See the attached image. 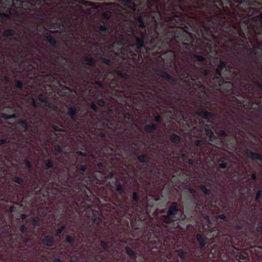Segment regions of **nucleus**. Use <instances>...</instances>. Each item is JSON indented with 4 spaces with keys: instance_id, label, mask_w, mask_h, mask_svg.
<instances>
[{
    "instance_id": "nucleus-1",
    "label": "nucleus",
    "mask_w": 262,
    "mask_h": 262,
    "mask_svg": "<svg viewBox=\"0 0 262 262\" xmlns=\"http://www.w3.org/2000/svg\"><path fill=\"white\" fill-rule=\"evenodd\" d=\"M75 168L69 171H56V162L51 159L43 161L42 175L46 180L40 179L31 182L32 193L41 194L63 213L71 223H75L78 216L92 217V224L84 226L82 236L89 244H94L101 225V214L93 210L92 205L86 206V202L98 201L96 195L101 187L97 185L102 182L105 174L95 171L93 164L98 158H93L91 152H76Z\"/></svg>"
},
{
    "instance_id": "nucleus-2",
    "label": "nucleus",
    "mask_w": 262,
    "mask_h": 262,
    "mask_svg": "<svg viewBox=\"0 0 262 262\" xmlns=\"http://www.w3.org/2000/svg\"><path fill=\"white\" fill-rule=\"evenodd\" d=\"M119 103L102 111L94 102L89 103L91 110L86 111L83 119V129L79 141L82 150L91 152L93 158L104 159L98 163L99 168H110L117 164L122 157L121 143L116 138L123 139L125 132L132 127L135 120L130 112H125Z\"/></svg>"
},
{
    "instance_id": "nucleus-3",
    "label": "nucleus",
    "mask_w": 262,
    "mask_h": 262,
    "mask_svg": "<svg viewBox=\"0 0 262 262\" xmlns=\"http://www.w3.org/2000/svg\"><path fill=\"white\" fill-rule=\"evenodd\" d=\"M126 136V133L125 134ZM123 139L116 138V140L122 142L121 155L120 162L118 163L112 164L110 168L104 167L99 168L97 166L98 163L106 162L104 159H97L96 162L93 164L94 169L95 171H99L105 176L104 180L97 183L101 184L110 179L112 181L110 186L112 189L113 206L111 209H118V215L120 218L118 224H121L126 220H128L137 216L141 215L146 206L145 198L150 194L154 195L165 178L164 170L163 167L159 165L148 171L146 165L149 164L151 160L150 157L146 154H142L137 157V159L142 165H137L135 168L133 165H128L131 171L127 173L126 176L123 177V181L129 182L132 181V184L130 189L135 190L132 194L124 196L125 187L122 184L117 176L115 175L113 170L123 165L122 151L124 150L123 145L124 142Z\"/></svg>"
},
{
    "instance_id": "nucleus-4",
    "label": "nucleus",
    "mask_w": 262,
    "mask_h": 262,
    "mask_svg": "<svg viewBox=\"0 0 262 262\" xmlns=\"http://www.w3.org/2000/svg\"><path fill=\"white\" fill-rule=\"evenodd\" d=\"M211 3L204 6V10L198 15V20H193L185 24L184 28H180L176 36V40L171 42L169 47H162L156 54L158 62H163L168 68L174 67L177 73L183 79L191 80L195 88V79L192 78L194 74L193 63L195 60L202 61V55L194 54L199 53L207 55L209 53L219 52L217 36L213 29V24L208 19L212 15L207 7Z\"/></svg>"
},
{
    "instance_id": "nucleus-5",
    "label": "nucleus",
    "mask_w": 262,
    "mask_h": 262,
    "mask_svg": "<svg viewBox=\"0 0 262 262\" xmlns=\"http://www.w3.org/2000/svg\"><path fill=\"white\" fill-rule=\"evenodd\" d=\"M202 61L195 60L193 63L195 79L194 93L203 102L198 112V115L204 119L215 118L216 113L223 115L224 103L226 102L228 94L233 89V82L225 81L224 77L231 80L238 79L239 72L235 70L234 66L225 61H221L215 69V73L206 69V58Z\"/></svg>"
},
{
    "instance_id": "nucleus-6",
    "label": "nucleus",
    "mask_w": 262,
    "mask_h": 262,
    "mask_svg": "<svg viewBox=\"0 0 262 262\" xmlns=\"http://www.w3.org/2000/svg\"><path fill=\"white\" fill-rule=\"evenodd\" d=\"M128 76L126 72L120 70L102 71L97 69L93 71L90 78L94 81H87L85 83V91L91 96L105 91L116 97V102L111 106L102 98L98 99L96 102L100 107L106 105L108 108L118 103L119 108L123 106L125 112H130L132 106L128 104L127 100L133 99L132 105H137L143 97V95L138 91L142 90L145 86L138 81L129 82L127 80Z\"/></svg>"
},
{
    "instance_id": "nucleus-7",
    "label": "nucleus",
    "mask_w": 262,
    "mask_h": 262,
    "mask_svg": "<svg viewBox=\"0 0 262 262\" xmlns=\"http://www.w3.org/2000/svg\"><path fill=\"white\" fill-rule=\"evenodd\" d=\"M232 62L234 64L235 70L239 72L238 78H233L231 80L239 82L241 88L236 90L233 83V89L227 95L226 102L224 103L223 115L233 117L242 108H246L252 103H255L256 106H251L250 110L258 111L262 110L261 102L262 94L256 92L253 85L249 83L250 80L254 86L262 91V71H253L249 67H245L246 61L241 56L240 53L234 52L231 55Z\"/></svg>"
},
{
    "instance_id": "nucleus-8",
    "label": "nucleus",
    "mask_w": 262,
    "mask_h": 262,
    "mask_svg": "<svg viewBox=\"0 0 262 262\" xmlns=\"http://www.w3.org/2000/svg\"><path fill=\"white\" fill-rule=\"evenodd\" d=\"M146 32L135 29L130 24L125 26L112 45V48L120 50L124 62V72L133 76L139 82L144 83L150 75L145 71L146 54H151L145 46Z\"/></svg>"
},
{
    "instance_id": "nucleus-9",
    "label": "nucleus",
    "mask_w": 262,
    "mask_h": 262,
    "mask_svg": "<svg viewBox=\"0 0 262 262\" xmlns=\"http://www.w3.org/2000/svg\"><path fill=\"white\" fill-rule=\"evenodd\" d=\"M190 172L183 169L176 170L170 180L166 178L161 182V184L157 189L154 195L150 194L145 199L146 206L143 209L141 218L145 219L149 216L160 217L161 212L159 206L161 205V199L177 200L181 199V191L183 189H186L192 194L185 200L186 210L196 208L200 211L204 206V203L196 194V190L191 187Z\"/></svg>"
},
{
    "instance_id": "nucleus-10",
    "label": "nucleus",
    "mask_w": 262,
    "mask_h": 262,
    "mask_svg": "<svg viewBox=\"0 0 262 262\" xmlns=\"http://www.w3.org/2000/svg\"><path fill=\"white\" fill-rule=\"evenodd\" d=\"M206 205L204 203V206L200 211L190 208L184 211L179 208L178 202L171 203L167 207L166 214L162 215L163 221L165 223L172 224L178 221H184L186 219L199 227H202L203 233H198L196 235V240L199 244V249L191 252V256L193 258H199L202 252L210 243H216L219 239V235L221 234L218 227L212 226V224L209 215L205 210Z\"/></svg>"
},
{
    "instance_id": "nucleus-11",
    "label": "nucleus",
    "mask_w": 262,
    "mask_h": 262,
    "mask_svg": "<svg viewBox=\"0 0 262 262\" xmlns=\"http://www.w3.org/2000/svg\"><path fill=\"white\" fill-rule=\"evenodd\" d=\"M182 119L188 127V130H193V136L204 139L208 143H204L202 140L198 139L194 142V147L191 148L190 157L191 158L187 161L190 166H194L196 164L203 165L204 163L210 162H218L219 167L221 169H225L227 167V161H229L230 156L221 151L222 148L216 147L214 144L209 140L206 134L200 132L202 128H206L204 127H198L195 126L197 121L194 120L189 113H186L182 115Z\"/></svg>"
},
{
    "instance_id": "nucleus-12",
    "label": "nucleus",
    "mask_w": 262,
    "mask_h": 262,
    "mask_svg": "<svg viewBox=\"0 0 262 262\" xmlns=\"http://www.w3.org/2000/svg\"><path fill=\"white\" fill-rule=\"evenodd\" d=\"M6 224V217L0 209V232ZM7 241L10 242L11 249L6 247L0 250V262H41L40 254L32 257L34 250L33 242L30 237H25L22 234H9Z\"/></svg>"
},
{
    "instance_id": "nucleus-13",
    "label": "nucleus",
    "mask_w": 262,
    "mask_h": 262,
    "mask_svg": "<svg viewBox=\"0 0 262 262\" xmlns=\"http://www.w3.org/2000/svg\"><path fill=\"white\" fill-rule=\"evenodd\" d=\"M35 64L38 71L41 73L36 76V78L44 86L46 85L51 86L48 83H51L56 80L57 77L58 76L63 77L62 81L64 83H66L67 81H74V79H76L77 83H85L88 81L87 80L91 77L93 71L95 70L92 69L90 72H88L86 71H84L83 73L79 72L78 76L75 78L72 74L71 70L66 67L68 65L56 66L54 64L55 66L53 69H51L50 67L45 66L43 67V71H42L41 67L44 66V64H41L40 61L38 60L35 62Z\"/></svg>"
},
{
    "instance_id": "nucleus-14",
    "label": "nucleus",
    "mask_w": 262,
    "mask_h": 262,
    "mask_svg": "<svg viewBox=\"0 0 262 262\" xmlns=\"http://www.w3.org/2000/svg\"><path fill=\"white\" fill-rule=\"evenodd\" d=\"M219 6L226 5L232 11L247 17H251L261 27L262 0H215Z\"/></svg>"
},
{
    "instance_id": "nucleus-15",
    "label": "nucleus",
    "mask_w": 262,
    "mask_h": 262,
    "mask_svg": "<svg viewBox=\"0 0 262 262\" xmlns=\"http://www.w3.org/2000/svg\"><path fill=\"white\" fill-rule=\"evenodd\" d=\"M231 125V137H230L229 142L224 143L219 138H217L213 132L209 128H202L200 130L201 134L205 133L208 137L209 140L214 144L216 147L222 148L224 151H235L237 149V143L243 144V141L241 140V137L244 138H248V136L252 138L255 136L252 133H248L247 130L243 129L242 126H236L233 123H230Z\"/></svg>"
},
{
    "instance_id": "nucleus-16",
    "label": "nucleus",
    "mask_w": 262,
    "mask_h": 262,
    "mask_svg": "<svg viewBox=\"0 0 262 262\" xmlns=\"http://www.w3.org/2000/svg\"><path fill=\"white\" fill-rule=\"evenodd\" d=\"M17 0H0V4L6 9L7 13L0 12V18L2 20L9 19L12 16L19 17L23 14L30 17L41 16L34 9L27 6L20 5Z\"/></svg>"
},
{
    "instance_id": "nucleus-17",
    "label": "nucleus",
    "mask_w": 262,
    "mask_h": 262,
    "mask_svg": "<svg viewBox=\"0 0 262 262\" xmlns=\"http://www.w3.org/2000/svg\"><path fill=\"white\" fill-rule=\"evenodd\" d=\"M79 111L78 107H68V111L67 115L69 116L70 118L64 117L63 120L64 121V126L70 129L76 128L79 125V123L78 121L77 114ZM63 127L64 125H61Z\"/></svg>"
},
{
    "instance_id": "nucleus-18",
    "label": "nucleus",
    "mask_w": 262,
    "mask_h": 262,
    "mask_svg": "<svg viewBox=\"0 0 262 262\" xmlns=\"http://www.w3.org/2000/svg\"><path fill=\"white\" fill-rule=\"evenodd\" d=\"M30 103L33 108H28L25 110L24 115L27 120L29 121L30 124L35 125L42 120L36 112V109L39 107L38 103L33 97H31Z\"/></svg>"
},
{
    "instance_id": "nucleus-19",
    "label": "nucleus",
    "mask_w": 262,
    "mask_h": 262,
    "mask_svg": "<svg viewBox=\"0 0 262 262\" xmlns=\"http://www.w3.org/2000/svg\"><path fill=\"white\" fill-rule=\"evenodd\" d=\"M159 154L162 156L163 159L166 160H171L180 156L184 159L185 156L184 154L177 151L175 146L173 145L162 147L159 150Z\"/></svg>"
},
{
    "instance_id": "nucleus-20",
    "label": "nucleus",
    "mask_w": 262,
    "mask_h": 262,
    "mask_svg": "<svg viewBox=\"0 0 262 262\" xmlns=\"http://www.w3.org/2000/svg\"><path fill=\"white\" fill-rule=\"evenodd\" d=\"M230 127L226 129V126L225 124L219 125L216 124L212 127L214 131L217 135V136H215L217 138H219L222 140L224 143H227L229 142L230 137L229 134H231V133L229 132L231 131V125H230Z\"/></svg>"
},
{
    "instance_id": "nucleus-21",
    "label": "nucleus",
    "mask_w": 262,
    "mask_h": 262,
    "mask_svg": "<svg viewBox=\"0 0 262 262\" xmlns=\"http://www.w3.org/2000/svg\"><path fill=\"white\" fill-rule=\"evenodd\" d=\"M77 2V0H49L45 5V12L51 9L62 8L63 4H76Z\"/></svg>"
},
{
    "instance_id": "nucleus-22",
    "label": "nucleus",
    "mask_w": 262,
    "mask_h": 262,
    "mask_svg": "<svg viewBox=\"0 0 262 262\" xmlns=\"http://www.w3.org/2000/svg\"><path fill=\"white\" fill-rule=\"evenodd\" d=\"M97 29L98 30L92 34L93 40L98 41H105V37L109 34V28L105 25L100 24L97 25Z\"/></svg>"
},
{
    "instance_id": "nucleus-23",
    "label": "nucleus",
    "mask_w": 262,
    "mask_h": 262,
    "mask_svg": "<svg viewBox=\"0 0 262 262\" xmlns=\"http://www.w3.org/2000/svg\"><path fill=\"white\" fill-rule=\"evenodd\" d=\"M98 241L100 243V245L104 251L106 253L110 252L111 246L113 243H115L114 240L110 236V234L103 233L101 236L99 238Z\"/></svg>"
},
{
    "instance_id": "nucleus-24",
    "label": "nucleus",
    "mask_w": 262,
    "mask_h": 262,
    "mask_svg": "<svg viewBox=\"0 0 262 262\" xmlns=\"http://www.w3.org/2000/svg\"><path fill=\"white\" fill-rule=\"evenodd\" d=\"M49 96V94L48 93H42L38 95V100L41 103H43L47 107L56 111L57 107L48 99Z\"/></svg>"
},
{
    "instance_id": "nucleus-25",
    "label": "nucleus",
    "mask_w": 262,
    "mask_h": 262,
    "mask_svg": "<svg viewBox=\"0 0 262 262\" xmlns=\"http://www.w3.org/2000/svg\"><path fill=\"white\" fill-rule=\"evenodd\" d=\"M50 56L53 59V64L59 61L60 65H68V59L67 57L60 54V52L57 51H50L49 53Z\"/></svg>"
},
{
    "instance_id": "nucleus-26",
    "label": "nucleus",
    "mask_w": 262,
    "mask_h": 262,
    "mask_svg": "<svg viewBox=\"0 0 262 262\" xmlns=\"http://www.w3.org/2000/svg\"><path fill=\"white\" fill-rule=\"evenodd\" d=\"M154 71L158 73V75L164 80L167 81L172 84H177L178 83L177 80L171 76L167 72L161 68H156Z\"/></svg>"
},
{
    "instance_id": "nucleus-27",
    "label": "nucleus",
    "mask_w": 262,
    "mask_h": 262,
    "mask_svg": "<svg viewBox=\"0 0 262 262\" xmlns=\"http://www.w3.org/2000/svg\"><path fill=\"white\" fill-rule=\"evenodd\" d=\"M241 122L242 128L245 130H247L248 133H252V125L249 122H253V120L251 118H246L245 117L239 118L237 119Z\"/></svg>"
},
{
    "instance_id": "nucleus-28",
    "label": "nucleus",
    "mask_w": 262,
    "mask_h": 262,
    "mask_svg": "<svg viewBox=\"0 0 262 262\" xmlns=\"http://www.w3.org/2000/svg\"><path fill=\"white\" fill-rule=\"evenodd\" d=\"M244 152L249 159L252 160H257L262 162V157L260 154L252 151L251 149L248 148L247 147H246L244 149Z\"/></svg>"
},
{
    "instance_id": "nucleus-29",
    "label": "nucleus",
    "mask_w": 262,
    "mask_h": 262,
    "mask_svg": "<svg viewBox=\"0 0 262 262\" xmlns=\"http://www.w3.org/2000/svg\"><path fill=\"white\" fill-rule=\"evenodd\" d=\"M47 42L53 47L54 51H57L59 49L60 43L57 39L50 34H46L44 36Z\"/></svg>"
},
{
    "instance_id": "nucleus-30",
    "label": "nucleus",
    "mask_w": 262,
    "mask_h": 262,
    "mask_svg": "<svg viewBox=\"0 0 262 262\" xmlns=\"http://www.w3.org/2000/svg\"><path fill=\"white\" fill-rule=\"evenodd\" d=\"M26 35V40H20L19 42L21 43H25V45L24 47L25 49H28V46H30L32 47H34V46L33 45L30 41V38L32 37L33 35H34L35 32L34 31H30V32L28 33L27 32H25Z\"/></svg>"
},
{
    "instance_id": "nucleus-31",
    "label": "nucleus",
    "mask_w": 262,
    "mask_h": 262,
    "mask_svg": "<svg viewBox=\"0 0 262 262\" xmlns=\"http://www.w3.org/2000/svg\"><path fill=\"white\" fill-rule=\"evenodd\" d=\"M81 60L83 64L88 65L93 68L96 67V60L92 56H83L81 58Z\"/></svg>"
},
{
    "instance_id": "nucleus-32",
    "label": "nucleus",
    "mask_w": 262,
    "mask_h": 262,
    "mask_svg": "<svg viewBox=\"0 0 262 262\" xmlns=\"http://www.w3.org/2000/svg\"><path fill=\"white\" fill-rule=\"evenodd\" d=\"M54 242V238L52 235H46L42 240L43 244L47 247H53Z\"/></svg>"
},
{
    "instance_id": "nucleus-33",
    "label": "nucleus",
    "mask_w": 262,
    "mask_h": 262,
    "mask_svg": "<svg viewBox=\"0 0 262 262\" xmlns=\"http://www.w3.org/2000/svg\"><path fill=\"white\" fill-rule=\"evenodd\" d=\"M158 129L157 125L155 123H151L150 124H146L144 127V130L146 133H152Z\"/></svg>"
},
{
    "instance_id": "nucleus-34",
    "label": "nucleus",
    "mask_w": 262,
    "mask_h": 262,
    "mask_svg": "<svg viewBox=\"0 0 262 262\" xmlns=\"http://www.w3.org/2000/svg\"><path fill=\"white\" fill-rule=\"evenodd\" d=\"M163 95H165L168 99H176L179 100V97L176 95H173L171 91L169 89H166L162 91Z\"/></svg>"
},
{
    "instance_id": "nucleus-35",
    "label": "nucleus",
    "mask_w": 262,
    "mask_h": 262,
    "mask_svg": "<svg viewBox=\"0 0 262 262\" xmlns=\"http://www.w3.org/2000/svg\"><path fill=\"white\" fill-rule=\"evenodd\" d=\"M22 177H19L17 176H14L12 178V180L13 182L16 183L18 184H23L24 182L25 179L27 178V176L26 173H23L21 174Z\"/></svg>"
},
{
    "instance_id": "nucleus-36",
    "label": "nucleus",
    "mask_w": 262,
    "mask_h": 262,
    "mask_svg": "<svg viewBox=\"0 0 262 262\" xmlns=\"http://www.w3.org/2000/svg\"><path fill=\"white\" fill-rule=\"evenodd\" d=\"M16 35V31L13 29H6L3 33V36L5 37H13Z\"/></svg>"
},
{
    "instance_id": "nucleus-37",
    "label": "nucleus",
    "mask_w": 262,
    "mask_h": 262,
    "mask_svg": "<svg viewBox=\"0 0 262 262\" xmlns=\"http://www.w3.org/2000/svg\"><path fill=\"white\" fill-rule=\"evenodd\" d=\"M169 140L171 142L176 144H178L181 141V138L178 135L171 134L169 136Z\"/></svg>"
},
{
    "instance_id": "nucleus-38",
    "label": "nucleus",
    "mask_w": 262,
    "mask_h": 262,
    "mask_svg": "<svg viewBox=\"0 0 262 262\" xmlns=\"http://www.w3.org/2000/svg\"><path fill=\"white\" fill-rule=\"evenodd\" d=\"M200 190L203 192L205 195H209L212 193V190L208 189L206 187V185L204 184H200L198 186Z\"/></svg>"
},
{
    "instance_id": "nucleus-39",
    "label": "nucleus",
    "mask_w": 262,
    "mask_h": 262,
    "mask_svg": "<svg viewBox=\"0 0 262 262\" xmlns=\"http://www.w3.org/2000/svg\"><path fill=\"white\" fill-rule=\"evenodd\" d=\"M95 259L98 262H102L105 260V257L102 255V251L99 250L94 256Z\"/></svg>"
},
{
    "instance_id": "nucleus-40",
    "label": "nucleus",
    "mask_w": 262,
    "mask_h": 262,
    "mask_svg": "<svg viewBox=\"0 0 262 262\" xmlns=\"http://www.w3.org/2000/svg\"><path fill=\"white\" fill-rule=\"evenodd\" d=\"M17 187V186L16 184H12L9 185V189L13 191L12 193L14 195H16L17 196L18 194H20V192L18 190Z\"/></svg>"
},
{
    "instance_id": "nucleus-41",
    "label": "nucleus",
    "mask_w": 262,
    "mask_h": 262,
    "mask_svg": "<svg viewBox=\"0 0 262 262\" xmlns=\"http://www.w3.org/2000/svg\"><path fill=\"white\" fill-rule=\"evenodd\" d=\"M50 126L52 129V131L54 133L56 132H62L64 131L63 129L54 124H51Z\"/></svg>"
},
{
    "instance_id": "nucleus-42",
    "label": "nucleus",
    "mask_w": 262,
    "mask_h": 262,
    "mask_svg": "<svg viewBox=\"0 0 262 262\" xmlns=\"http://www.w3.org/2000/svg\"><path fill=\"white\" fill-rule=\"evenodd\" d=\"M18 123L25 129H27L29 127L28 122L26 119L19 120Z\"/></svg>"
},
{
    "instance_id": "nucleus-43",
    "label": "nucleus",
    "mask_w": 262,
    "mask_h": 262,
    "mask_svg": "<svg viewBox=\"0 0 262 262\" xmlns=\"http://www.w3.org/2000/svg\"><path fill=\"white\" fill-rule=\"evenodd\" d=\"M19 230L24 234H27L29 232L28 227L24 224H22L19 226Z\"/></svg>"
},
{
    "instance_id": "nucleus-44",
    "label": "nucleus",
    "mask_w": 262,
    "mask_h": 262,
    "mask_svg": "<svg viewBox=\"0 0 262 262\" xmlns=\"http://www.w3.org/2000/svg\"><path fill=\"white\" fill-rule=\"evenodd\" d=\"M222 205H221L220 208L214 206V209L212 210L214 211L215 213H218L221 212L222 210H224L225 209V206L224 205L223 202H221Z\"/></svg>"
},
{
    "instance_id": "nucleus-45",
    "label": "nucleus",
    "mask_w": 262,
    "mask_h": 262,
    "mask_svg": "<svg viewBox=\"0 0 262 262\" xmlns=\"http://www.w3.org/2000/svg\"><path fill=\"white\" fill-rule=\"evenodd\" d=\"M24 86V83L21 80H16L15 81V87L17 89L22 90Z\"/></svg>"
},
{
    "instance_id": "nucleus-46",
    "label": "nucleus",
    "mask_w": 262,
    "mask_h": 262,
    "mask_svg": "<svg viewBox=\"0 0 262 262\" xmlns=\"http://www.w3.org/2000/svg\"><path fill=\"white\" fill-rule=\"evenodd\" d=\"M65 241L66 243L71 245H73L75 243V238L70 235H67Z\"/></svg>"
},
{
    "instance_id": "nucleus-47",
    "label": "nucleus",
    "mask_w": 262,
    "mask_h": 262,
    "mask_svg": "<svg viewBox=\"0 0 262 262\" xmlns=\"http://www.w3.org/2000/svg\"><path fill=\"white\" fill-rule=\"evenodd\" d=\"M27 222L32 224L34 226H35L37 225L39 222V218L38 217H35L32 219H30L28 220Z\"/></svg>"
},
{
    "instance_id": "nucleus-48",
    "label": "nucleus",
    "mask_w": 262,
    "mask_h": 262,
    "mask_svg": "<svg viewBox=\"0 0 262 262\" xmlns=\"http://www.w3.org/2000/svg\"><path fill=\"white\" fill-rule=\"evenodd\" d=\"M261 194H262V190H258L256 193V195H255V200H254L255 202H256V203L260 202V200L261 198Z\"/></svg>"
},
{
    "instance_id": "nucleus-49",
    "label": "nucleus",
    "mask_w": 262,
    "mask_h": 262,
    "mask_svg": "<svg viewBox=\"0 0 262 262\" xmlns=\"http://www.w3.org/2000/svg\"><path fill=\"white\" fill-rule=\"evenodd\" d=\"M66 226L63 225L58 228L56 231L55 235L56 236H60L62 232L65 230Z\"/></svg>"
},
{
    "instance_id": "nucleus-50",
    "label": "nucleus",
    "mask_w": 262,
    "mask_h": 262,
    "mask_svg": "<svg viewBox=\"0 0 262 262\" xmlns=\"http://www.w3.org/2000/svg\"><path fill=\"white\" fill-rule=\"evenodd\" d=\"M147 89L149 90H151L154 92H158V90H159V88L158 85H156L155 84H152V85H147Z\"/></svg>"
},
{
    "instance_id": "nucleus-51",
    "label": "nucleus",
    "mask_w": 262,
    "mask_h": 262,
    "mask_svg": "<svg viewBox=\"0 0 262 262\" xmlns=\"http://www.w3.org/2000/svg\"><path fill=\"white\" fill-rule=\"evenodd\" d=\"M100 60L101 62L104 64H105L107 66H111V60L108 58L105 57H101L100 59Z\"/></svg>"
},
{
    "instance_id": "nucleus-52",
    "label": "nucleus",
    "mask_w": 262,
    "mask_h": 262,
    "mask_svg": "<svg viewBox=\"0 0 262 262\" xmlns=\"http://www.w3.org/2000/svg\"><path fill=\"white\" fill-rule=\"evenodd\" d=\"M154 120L156 122L161 123L162 122V118L158 113H156L154 115Z\"/></svg>"
},
{
    "instance_id": "nucleus-53",
    "label": "nucleus",
    "mask_w": 262,
    "mask_h": 262,
    "mask_svg": "<svg viewBox=\"0 0 262 262\" xmlns=\"http://www.w3.org/2000/svg\"><path fill=\"white\" fill-rule=\"evenodd\" d=\"M54 149L57 152V154H55V156H57L58 154H60L62 151L61 146L58 144L54 146Z\"/></svg>"
},
{
    "instance_id": "nucleus-54",
    "label": "nucleus",
    "mask_w": 262,
    "mask_h": 262,
    "mask_svg": "<svg viewBox=\"0 0 262 262\" xmlns=\"http://www.w3.org/2000/svg\"><path fill=\"white\" fill-rule=\"evenodd\" d=\"M24 164L27 168H28L30 169H31L32 167V164L29 160H25Z\"/></svg>"
},
{
    "instance_id": "nucleus-55",
    "label": "nucleus",
    "mask_w": 262,
    "mask_h": 262,
    "mask_svg": "<svg viewBox=\"0 0 262 262\" xmlns=\"http://www.w3.org/2000/svg\"><path fill=\"white\" fill-rule=\"evenodd\" d=\"M2 91H3V92H4V94H6V95H4V97H3L4 99H5L6 100H9L10 101H11L12 100H13L14 99V98H12L11 99L12 100H10L11 98L10 97L9 94L8 93H6L4 89H2Z\"/></svg>"
},
{
    "instance_id": "nucleus-56",
    "label": "nucleus",
    "mask_w": 262,
    "mask_h": 262,
    "mask_svg": "<svg viewBox=\"0 0 262 262\" xmlns=\"http://www.w3.org/2000/svg\"><path fill=\"white\" fill-rule=\"evenodd\" d=\"M256 230L257 232H262V223H258L256 227Z\"/></svg>"
},
{
    "instance_id": "nucleus-57",
    "label": "nucleus",
    "mask_w": 262,
    "mask_h": 262,
    "mask_svg": "<svg viewBox=\"0 0 262 262\" xmlns=\"http://www.w3.org/2000/svg\"><path fill=\"white\" fill-rule=\"evenodd\" d=\"M8 142V140L7 138H4L0 139V146L6 144Z\"/></svg>"
},
{
    "instance_id": "nucleus-58",
    "label": "nucleus",
    "mask_w": 262,
    "mask_h": 262,
    "mask_svg": "<svg viewBox=\"0 0 262 262\" xmlns=\"http://www.w3.org/2000/svg\"><path fill=\"white\" fill-rule=\"evenodd\" d=\"M18 117V115L17 114H13L12 115H9V120L12 119H16Z\"/></svg>"
},
{
    "instance_id": "nucleus-59",
    "label": "nucleus",
    "mask_w": 262,
    "mask_h": 262,
    "mask_svg": "<svg viewBox=\"0 0 262 262\" xmlns=\"http://www.w3.org/2000/svg\"><path fill=\"white\" fill-rule=\"evenodd\" d=\"M3 79H4V80L5 81V82L7 84H10V83H11V81L9 79V78L6 76H5L4 77H3Z\"/></svg>"
},
{
    "instance_id": "nucleus-60",
    "label": "nucleus",
    "mask_w": 262,
    "mask_h": 262,
    "mask_svg": "<svg viewBox=\"0 0 262 262\" xmlns=\"http://www.w3.org/2000/svg\"><path fill=\"white\" fill-rule=\"evenodd\" d=\"M103 16L104 17L107 19H109L110 18V14L108 12H105L103 13Z\"/></svg>"
},
{
    "instance_id": "nucleus-61",
    "label": "nucleus",
    "mask_w": 262,
    "mask_h": 262,
    "mask_svg": "<svg viewBox=\"0 0 262 262\" xmlns=\"http://www.w3.org/2000/svg\"><path fill=\"white\" fill-rule=\"evenodd\" d=\"M20 217L22 220H25L28 217V215L27 214H21Z\"/></svg>"
},
{
    "instance_id": "nucleus-62",
    "label": "nucleus",
    "mask_w": 262,
    "mask_h": 262,
    "mask_svg": "<svg viewBox=\"0 0 262 262\" xmlns=\"http://www.w3.org/2000/svg\"><path fill=\"white\" fill-rule=\"evenodd\" d=\"M2 117L6 120H9V115H7L6 114H2Z\"/></svg>"
},
{
    "instance_id": "nucleus-63",
    "label": "nucleus",
    "mask_w": 262,
    "mask_h": 262,
    "mask_svg": "<svg viewBox=\"0 0 262 262\" xmlns=\"http://www.w3.org/2000/svg\"><path fill=\"white\" fill-rule=\"evenodd\" d=\"M53 262H63V261L59 258H55L53 260Z\"/></svg>"
},
{
    "instance_id": "nucleus-64",
    "label": "nucleus",
    "mask_w": 262,
    "mask_h": 262,
    "mask_svg": "<svg viewBox=\"0 0 262 262\" xmlns=\"http://www.w3.org/2000/svg\"><path fill=\"white\" fill-rule=\"evenodd\" d=\"M252 179L253 180H257V176L255 173H253L252 174Z\"/></svg>"
}]
</instances>
